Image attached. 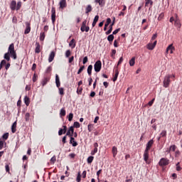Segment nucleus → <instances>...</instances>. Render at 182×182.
I'll return each instance as SVG.
<instances>
[{"label": "nucleus", "instance_id": "18", "mask_svg": "<svg viewBox=\"0 0 182 182\" xmlns=\"http://www.w3.org/2000/svg\"><path fill=\"white\" fill-rule=\"evenodd\" d=\"M66 6H68V4L66 3V0H61L60 1V8L61 9H64V8H66Z\"/></svg>", "mask_w": 182, "mask_h": 182}, {"label": "nucleus", "instance_id": "42", "mask_svg": "<svg viewBox=\"0 0 182 182\" xmlns=\"http://www.w3.org/2000/svg\"><path fill=\"white\" fill-rule=\"evenodd\" d=\"M87 129L90 132H93L94 125L92 124H88Z\"/></svg>", "mask_w": 182, "mask_h": 182}, {"label": "nucleus", "instance_id": "6", "mask_svg": "<svg viewBox=\"0 0 182 182\" xmlns=\"http://www.w3.org/2000/svg\"><path fill=\"white\" fill-rule=\"evenodd\" d=\"M51 20L53 23L56 22V9L55 7L51 9Z\"/></svg>", "mask_w": 182, "mask_h": 182}, {"label": "nucleus", "instance_id": "11", "mask_svg": "<svg viewBox=\"0 0 182 182\" xmlns=\"http://www.w3.org/2000/svg\"><path fill=\"white\" fill-rule=\"evenodd\" d=\"M63 129H60L58 131V136H62V134H65L66 132H68V127L65 125L63 126Z\"/></svg>", "mask_w": 182, "mask_h": 182}, {"label": "nucleus", "instance_id": "9", "mask_svg": "<svg viewBox=\"0 0 182 182\" xmlns=\"http://www.w3.org/2000/svg\"><path fill=\"white\" fill-rule=\"evenodd\" d=\"M156 45H157V41H155L153 43H149L147 45V49H149V50H153V49L156 48Z\"/></svg>", "mask_w": 182, "mask_h": 182}, {"label": "nucleus", "instance_id": "10", "mask_svg": "<svg viewBox=\"0 0 182 182\" xmlns=\"http://www.w3.org/2000/svg\"><path fill=\"white\" fill-rule=\"evenodd\" d=\"M31 32V23L26 22V29L24 31L25 35H28Z\"/></svg>", "mask_w": 182, "mask_h": 182}, {"label": "nucleus", "instance_id": "57", "mask_svg": "<svg viewBox=\"0 0 182 182\" xmlns=\"http://www.w3.org/2000/svg\"><path fill=\"white\" fill-rule=\"evenodd\" d=\"M38 80V75L36 74H34L33 76V82H35Z\"/></svg>", "mask_w": 182, "mask_h": 182}, {"label": "nucleus", "instance_id": "55", "mask_svg": "<svg viewBox=\"0 0 182 182\" xmlns=\"http://www.w3.org/2000/svg\"><path fill=\"white\" fill-rule=\"evenodd\" d=\"M87 60H88L87 56H85V57L83 58V60H82L83 65H86V63H87Z\"/></svg>", "mask_w": 182, "mask_h": 182}, {"label": "nucleus", "instance_id": "54", "mask_svg": "<svg viewBox=\"0 0 182 182\" xmlns=\"http://www.w3.org/2000/svg\"><path fill=\"white\" fill-rule=\"evenodd\" d=\"M70 55H71L70 50H67L65 52V57L69 58V56H70Z\"/></svg>", "mask_w": 182, "mask_h": 182}, {"label": "nucleus", "instance_id": "14", "mask_svg": "<svg viewBox=\"0 0 182 182\" xmlns=\"http://www.w3.org/2000/svg\"><path fill=\"white\" fill-rule=\"evenodd\" d=\"M10 9H11V11H16V1H11L10 4Z\"/></svg>", "mask_w": 182, "mask_h": 182}, {"label": "nucleus", "instance_id": "15", "mask_svg": "<svg viewBox=\"0 0 182 182\" xmlns=\"http://www.w3.org/2000/svg\"><path fill=\"white\" fill-rule=\"evenodd\" d=\"M94 150L91 151V155L95 156L96 153H97V147H99V144L97 142H95L94 144Z\"/></svg>", "mask_w": 182, "mask_h": 182}, {"label": "nucleus", "instance_id": "30", "mask_svg": "<svg viewBox=\"0 0 182 182\" xmlns=\"http://www.w3.org/2000/svg\"><path fill=\"white\" fill-rule=\"evenodd\" d=\"M46 37V35L45 34V32H41L40 33V41H41V42H43L45 41Z\"/></svg>", "mask_w": 182, "mask_h": 182}, {"label": "nucleus", "instance_id": "61", "mask_svg": "<svg viewBox=\"0 0 182 182\" xmlns=\"http://www.w3.org/2000/svg\"><path fill=\"white\" fill-rule=\"evenodd\" d=\"M114 55H116V50H112L111 57L114 59Z\"/></svg>", "mask_w": 182, "mask_h": 182}, {"label": "nucleus", "instance_id": "19", "mask_svg": "<svg viewBox=\"0 0 182 182\" xmlns=\"http://www.w3.org/2000/svg\"><path fill=\"white\" fill-rule=\"evenodd\" d=\"M53 59H55V51H52L48 57V62L50 63V62H53Z\"/></svg>", "mask_w": 182, "mask_h": 182}, {"label": "nucleus", "instance_id": "25", "mask_svg": "<svg viewBox=\"0 0 182 182\" xmlns=\"http://www.w3.org/2000/svg\"><path fill=\"white\" fill-rule=\"evenodd\" d=\"M23 100L26 106L31 105V99H29L28 96H25Z\"/></svg>", "mask_w": 182, "mask_h": 182}, {"label": "nucleus", "instance_id": "37", "mask_svg": "<svg viewBox=\"0 0 182 182\" xmlns=\"http://www.w3.org/2000/svg\"><path fill=\"white\" fill-rule=\"evenodd\" d=\"M95 157L94 156H89L87 159V161L88 163V164H91V163L93 162V160H94Z\"/></svg>", "mask_w": 182, "mask_h": 182}, {"label": "nucleus", "instance_id": "13", "mask_svg": "<svg viewBox=\"0 0 182 182\" xmlns=\"http://www.w3.org/2000/svg\"><path fill=\"white\" fill-rule=\"evenodd\" d=\"M73 133H75V129L73 128V127H70L66 133V136H69V137L73 136Z\"/></svg>", "mask_w": 182, "mask_h": 182}, {"label": "nucleus", "instance_id": "17", "mask_svg": "<svg viewBox=\"0 0 182 182\" xmlns=\"http://www.w3.org/2000/svg\"><path fill=\"white\" fill-rule=\"evenodd\" d=\"M49 80H50V77H45L41 82L42 86H46Z\"/></svg>", "mask_w": 182, "mask_h": 182}, {"label": "nucleus", "instance_id": "52", "mask_svg": "<svg viewBox=\"0 0 182 182\" xmlns=\"http://www.w3.org/2000/svg\"><path fill=\"white\" fill-rule=\"evenodd\" d=\"M102 169H100V170L97 172V180H98V181H100V179L99 178V177H100V174H102Z\"/></svg>", "mask_w": 182, "mask_h": 182}, {"label": "nucleus", "instance_id": "34", "mask_svg": "<svg viewBox=\"0 0 182 182\" xmlns=\"http://www.w3.org/2000/svg\"><path fill=\"white\" fill-rule=\"evenodd\" d=\"M93 9L92 8V6L90 4L88 5L85 9V14H89V12H92V10Z\"/></svg>", "mask_w": 182, "mask_h": 182}, {"label": "nucleus", "instance_id": "7", "mask_svg": "<svg viewBox=\"0 0 182 182\" xmlns=\"http://www.w3.org/2000/svg\"><path fill=\"white\" fill-rule=\"evenodd\" d=\"M149 151L145 150L144 152V160L146 164H150V161L149 160Z\"/></svg>", "mask_w": 182, "mask_h": 182}, {"label": "nucleus", "instance_id": "31", "mask_svg": "<svg viewBox=\"0 0 182 182\" xmlns=\"http://www.w3.org/2000/svg\"><path fill=\"white\" fill-rule=\"evenodd\" d=\"M93 69V65H90L87 68V72L89 75V76H92V70Z\"/></svg>", "mask_w": 182, "mask_h": 182}, {"label": "nucleus", "instance_id": "12", "mask_svg": "<svg viewBox=\"0 0 182 182\" xmlns=\"http://www.w3.org/2000/svg\"><path fill=\"white\" fill-rule=\"evenodd\" d=\"M115 18H114V20L112 21V23H111V25L109 27V30L105 33L106 35H110L112 33V31H113V26L114 25V21H115Z\"/></svg>", "mask_w": 182, "mask_h": 182}, {"label": "nucleus", "instance_id": "44", "mask_svg": "<svg viewBox=\"0 0 182 182\" xmlns=\"http://www.w3.org/2000/svg\"><path fill=\"white\" fill-rule=\"evenodd\" d=\"M56 162V156H53L51 159H50V164H55V163Z\"/></svg>", "mask_w": 182, "mask_h": 182}, {"label": "nucleus", "instance_id": "41", "mask_svg": "<svg viewBox=\"0 0 182 182\" xmlns=\"http://www.w3.org/2000/svg\"><path fill=\"white\" fill-rule=\"evenodd\" d=\"M5 65H6V60H1L0 63V70L2 69V68H4V66H5Z\"/></svg>", "mask_w": 182, "mask_h": 182}, {"label": "nucleus", "instance_id": "40", "mask_svg": "<svg viewBox=\"0 0 182 182\" xmlns=\"http://www.w3.org/2000/svg\"><path fill=\"white\" fill-rule=\"evenodd\" d=\"M114 36H113V34H111L107 37V41L109 42H112V41H114Z\"/></svg>", "mask_w": 182, "mask_h": 182}, {"label": "nucleus", "instance_id": "4", "mask_svg": "<svg viewBox=\"0 0 182 182\" xmlns=\"http://www.w3.org/2000/svg\"><path fill=\"white\" fill-rule=\"evenodd\" d=\"M87 23V21L85 20L81 25L80 31L82 32H88L90 30L89 26H87L86 24Z\"/></svg>", "mask_w": 182, "mask_h": 182}, {"label": "nucleus", "instance_id": "24", "mask_svg": "<svg viewBox=\"0 0 182 182\" xmlns=\"http://www.w3.org/2000/svg\"><path fill=\"white\" fill-rule=\"evenodd\" d=\"M69 46H70V48H72V49H75V48H76V42L75 41V39L73 38L70 43H69Z\"/></svg>", "mask_w": 182, "mask_h": 182}, {"label": "nucleus", "instance_id": "48", "mask_svg": "<svg viewBox=\"0 0 182 182\" xmlns=\"http://www.w3.org/2000/svg\"><path fill=\"white\" fill-rule=\"evenodd\" d=\"M73 120V113H70L68 115V121L72 122Z\"/></svg>", "mask_w": 182, "mask_h": 182}, {"label": "nucleus", "instance_id": "43", "mask_svg": "<svg viewBox=\"0 0 182 182\" xmlns=\"http://www.w3.org/2000/svg\"><path fill=\"white\" fill-rule=\"evenodd\" d=\"M167 136V131L163 130L161 133L160 134L161 137H166Z\"/></svg>", "mask_w": 182, "mask_h": 182}, {"label": "nucleus", "instance_id": "59", "mask_svg": "<svg viewBox=\"0 0 182 182\" xmlns=\"http://www.w3.org/2000/svg\"><path fill=\"white\" fill-rule=\"evenodd\" d=\"M123 57H121L118 61V63H117V66H119V65H122V63H123Z\"/></svg>", "mask_w": 182, "mask_h": 182}, {"label": "nucleus", "instance_id": "8", "mask_svg": "<svg viewBox=\"0 0 182 182\" xmlns=\"http://www.w3.org/2000/svg\"><path fill=\"white\" fill-rule=\"evenodd\" d=\"M153 144H154V140L151 139L147 144L146 149V151H149L151 147L153 146Z\"/></svg>", "mask_w": 182, "mask_h": 182}, {"label": "nucleus", "instance_id": "21", "mask_svg": "<svg viewBox=\"0 0 182 182\" xmlns=\"http://www.w3.org/2000/svg\"><path fill=\"white\" fill-rule=\"evenodd\" d=\"M35 53H41V44L38 42L36 43Z\"/></svg>", "mask_w": 182, "mask_h": 182}, {"label": "nucleus", "instance_id": "27", "mask_svg": "<svg viewBox=\"0 0 182 182\" xmlns=\"http://www.w3.org/2000/svg\"><path fill=\"white\" fill-rule=\"evenodd\" d=\"M145 6H150L151 8L153 6V1L152 0H145Z\"/></svg>", "mask_w": 182, "mask_h": 182}, {"label": "nucleus", "instance_id": "2", "mask_svg": "<svg viewBox=\"0 0 182 182\" xmlns=\"http://www.w3.org/2000/svg\"><path fill=\"white\" fill-rule=\"evenodd\" d=\"M170 79H171V75H166L164 77L163 83H164V87H168L170 86V83L171 82V80H170Z\"/></svg>", "mask_w": 182, "mask_h": 182}, {"label": "nucleus", "instance_id": "32", "mask_svg": "<svg viewBox=\"0 0 182 182\" xmlns=\"http://www.w3.org/2000/svg\"><path fill=\"white\" fill-rule=\"evenodd\" d=\"M60 116L61 117H65L66 116V110H65V108H62L60 111Z\"/></svg>", "mask_w": 182, "mask_h": 182}, {"label": "nucleus", "instance_id": "45", "mask_svg": "<svg viewBox=\"0 0 182 182\" xmlns=\"http://www.w3.org/2000/svg\"><path fill=\"white\" fill-rule=\"evenodd\" d=\"M84 70H85V65H82L77 73V75H80L81 72H83Z\"/></svg>", "mask_w": 182, "mask_h": 182}, {"label": "nucleus", "instance_id": "63", "mask_svg": "<svg viewBox=\"0 0 182 182\" xmlns=\"http://www.w3.org/2000/svg\"><path fill=\"white\" fill-rule=\"evenodd\" d=\"M68 136H64L63 137V139H62V141H63V144H66V137H67Z\"/></svg>", "mask_w": 182, "mask_h": 182}, {"label": "nucleus", "instance_id": "38", "mask_svg": "<svg viewBox=\"0 0 182 182\" xmlns=\"http://www.w3.org/2000/svg\"><path fill=\"white\" fill-rule=\"evenodd\" d=\"M59 90V93L60 95V96H63V95H65V89L63 87H59L58 88Z\"/></svg>", "mask_w": 182, "mask_h": 182}, {"label": "nucleus", "instance_id": "20", "mask_svg": "<svg viewBox=\"0 0 182 182\" xmlns=\"http://www.w3.org/2000/svg\"><path fill=\"white\" fill-rule=\"evenodd\" d=\"M70 144H73V147H76L77 146V142L75 141V138L73 136H70Z\"/></svg>", "mask_w": 182, "mask_h": 182}, {"label": "nucleus", "instance_id": "60", "mask_svg": "<svg viewBox=\"0 0 182 182\" xmlns=\"http://www.w3.org/2000/svg\"><path fill=\"white\" fill-rule=\"evenodd\" d=\"M50 72H52V66L48 67L46 70V73H50Z\"/></svg>", "mask_w": 182, "mask_h": 182}, {"label": "nucleus", "instance_id": "29", "mask_svg": "<svg viewBox=\"0 0 182 182\" xmlns=\"http://www.w3.org/2000/svg\"><path fill=\"white\" fill-rule=\"evenodd\" d=\"M97 21H99V16L97 15L95 16V18L93 20V22H92V28H95V26H96V23H97Z\"/></svg>", "mask_w": 182, "mask_h": 182}, {"label": "nucleus", "instance_id": "62", "mask_svg": "<svg viewBox=\"0 0 182 182\" xmlns=\"http://www.w3.org/2000/svg\"><path fill=\"white\" fill-rule=\"evenodd\" d=\"M22 103V101L21 100H18L17 102V106L21 109V104Z\"/></svg>", "mask_w": 182, "mask_h": 182}, {"label": "nucleus", "instance_id": "16", "mask_svg": "<svg viewBox=\"0 0 182 182\" xmlns=\"http://www.w3.org/2000/svg\"><path fill=\"white\" fill-rule=\"evenodd\" d=\"M95 4H98L100 6L103 7L106 4V0H95Z\"/></svg>", "mask_w": 182, "mask_h": 182}, {"label": "nucleus", "instance_id": "26", "mask_svg": "<svg viewBox=\"0 0 182 182\" xmlns=\"http://www.w3.org/2000/svg\"><path fill=\"white\" fill-rule=\"evenodd\" d=\"M174 49V47L173 46V44L169 45L166 48V53H173V50Z\"/></svg>", "mask_w": 182, "mask_h": 182}, {"label": "nucleus", "instance_id": "22", "mask_svg": "<svg viewBox=\"0 0 182 182\" xmlns=\"http://www.w3.org/2000/svg\"><path fill=\"white\" fill-rule=\"evenodd\" d=\"M117 77H119V69L117 67L115 68V74H114L113 80H112L113 82H116V80H117Z\"/></svg>", "mask_w": 182, "mask_h": 182}, {"label": "nucleus", "instance_id": "51", "mask_svg": "<svg viewBox=\"0 0 182 182\" xmlns=\"http://www.w3.org/2000/svg\"><path fill=\"white\" fill-rule=\"evenodd\" d=\"M164 18V13H161L159 16L158 17V21H161Z\"/></svg>", "mask_w": 182, "mask_h": 182}, {"label": "nucleus", "instance_id": "58", "mask_svg": "<svg viewBox=\"0 0 182 182\" xmlns=\"http://www.w3.org/2000/svg\"><path fill=\"white\" fill-rule=\"evenodd\" d=\"M119 32H120V28H117V29H116L115 31H114L113 32H112V35L114 36V35H117V33H119Z\"/></svg>", "mask_w": 182, "mask_h": 182}, {"label": "nucleus", "instance_id": "56", "mask_svg": "<svg viewBox=\"0 0 182 182\" xmlns=\"http://www.w3.org/2000/svg\"><path fill=\"white\" fill-rule=\"evenodd\" d=\"M97 80H99V77H96L95 81L93 83V89H96V85L97 84Z\"/></svg>", "mask_w": 182, "mask_h": 182}, {"label": "nucleus", "instance_id": "5", "mask_svg": "<svg viewBox=\"0 0 182 182\" xmlns=\"http://www.w3.org/2000/svg\"><path fill=\"white\" fill-rule=\"evenodd\" d=\"M95 71L97 73L102 70V61L97 60L94 65Z\"/></svg>", "mask_w": 182, "mask_h": 182}, {"label": "nucleus", "instance_id": "23", "mask_svg": "<svg viewBox=\"0 0 182 182\" xmlns=\"http://www.w3.org/2000/svg\"><path fill=\"white\" fill-rule=\"evenodd\" d=\"M55 85L57 87H60V80H59V75L58 74L55 75Z\"/></svg>", "mask_w": 182, "mask_h": 182}, {"label": "nucleus", "instance_id": "53", "mask_svg": "<svg viewBox=\"0 0 182 182\" xmlns=\"http://www.w3.org/2000/svg\"><path fill=\"white\" fill-rule=\"evenodd\" d=\"M83 90V88L82 87H78L77 90V95H82V92Z\"/></svg>", "mask_w": 182, "mask_h": 182}, {"label": "nucleus", "instance_id": "35", "mask_svg": "<svg viewBox=\"0 0 182 182\" xmlns=\"http://www.w3.org/2000/svg\"><path fill=\"white\" fill-rule=\"evenodd\" d=\"M136 63V57H133L130 60H129V66H133Z\"/></svg>", "mask_w": 182, "mask_h": 182}, {"label": "nucleus", "instance_id": "36", "mask_svg": "<svg viewBox=\"0 0 182 182\" xmlns=\"http://www.w3.org/2000/svg\"><path fill=\"white\" fill-rule=\"evenodd\" d=\"M21 6H22V2L21 1L17 2V4L16 6V11H19V9H21Z\"/></svg>", "mask_w": 182, "mask_h": 182}, {"label": "nucleus", "instance_id": "47", "mask_svg": "<svg viewBox=\"0 0 182 182\" xmlns=\"http://www.w3.org/2000/svg\"><path fill=\"white\" fill-rule=\"evenodd\" d=\"M176 145H172L169 148V151H176Z\"/></svg>", "mask_w": 182, "mask_h": 182}, {"label": "nucleus", "instance_id": "33", "mask_svg": "<svg viewBox=\"0 0 182 182\" xmlns=\"http://www.w3.org/2000/svg\"><path fill=\"white\" fill-rule=\"evenodd\" d=\"M112 154H113V157H116V156H117V147L116 146L112 147Z\"/></svg>", "mask_w": 182, "mask_h": 182}, {"label": "nucleus", "instance_id": "50", "mask_svg": "<svg viewBox=\"0 0 182 182\" xmlns=\"http://www.w3.org/2000/svg\"><path fill=\"white\" fill-rule=\"evenodd\" d=\"M74 127H75L76 129H79V127H80V124L77 122H74Z\"/></svg>", "mask_w": 182, "mask_h": 182}, {"label": "nucleus", "instance_id": "46", "mask_svg": "<svg viewBox=\"0 0 182 182\" xmlns=\"http://www.w3.org/2000/svg\"><path fill=\"white\" fill-rule=\"evenodd\" d=\"M3 139H4V140H8V137H9V133H5V134H4V135H3Z\"/></svg>", "mask_w": 182, "mask_h": 182}, {"label": "nucleus", "instance_id": "39", "mask_svg": "<svg viewBox=\"0 0 182 182\" xmlns=\"http://www.w3.org/2000/svg\"><path fill=\"white\" fill-rule=\"evenodd\" d=\"M30 118H31V114H29V112H26V114H25L26 122H29Z\"/></svg>", "mask_w": 182, "mask_h": 182}, {"label": "nucleus", "instance_id": "49", "mask_svg": "<svg viewBox=\"0 0 182 182\" xmlns=\"http://www.w3.org/2000/svg\"><path fill=\"white\" fill-rule=\"evenodd\" d=\"M81 177H82V176L80 175V172H79L78 173V175H77V178H76V181H77V182H80L81 181Z\"/></svg>", "mask_w": 182, "mask_h": 182}, {"label": "nucleus", "instance_id": "1", "mask_svg": "<svg viewBox=\"0 0 182 182\" xmlns=\"http://www.w3.org/2000/svg\"><path fill=\"white\" fill-rule=\"evenodd\" d=\"M11 58H13L14 60L17 58L16 51L15 50V44L14 43L10 44L8 48V52L4 54V59L7 60V62L11 60Z\"/></svg>", "mask_w": 182, "mask_h": 182}, {"label": "nucleus", "instance_id": "3", "mask_svg": "<svg viewBox=\"0 0 182 182\" xmlns=\"http://www.w3.org/2000/svg\"><path fill=\"white\" fill-rule=\"evenodd\" d=\"M168 164H170V160L167 158H161L159 162L160 167H164L168 166Z\"/></svg>", "mask_w": 182, "mask_h": 182}, {"label": "nucleus", "instance_id": "64", "mask_svg": "<svg viewBox=\"0 0 182 182\" xmlns=\"http://www.w3.org/2000/svg\"><path fill=\"white\" fill-rule=\"evenodd\" d=\"M6 173H9V165H6L5 166Z\"/></svg>", "mask_w": 182, "mask_h": 182}, {"label": "nucleus", "instance_id": "28", "mask_svg": "<svg viewBox=\"0 0 182 182\" xmlns=\"http://www.w3.org/2000/svg\"><path fill=\"white\" fill-rule=\"evenodd\" d=\"M16 121L14 122L11 126V132L12 133H16Z\"/></svg>", "mask_w": 182, "mask_h": 182}]
</instances>
